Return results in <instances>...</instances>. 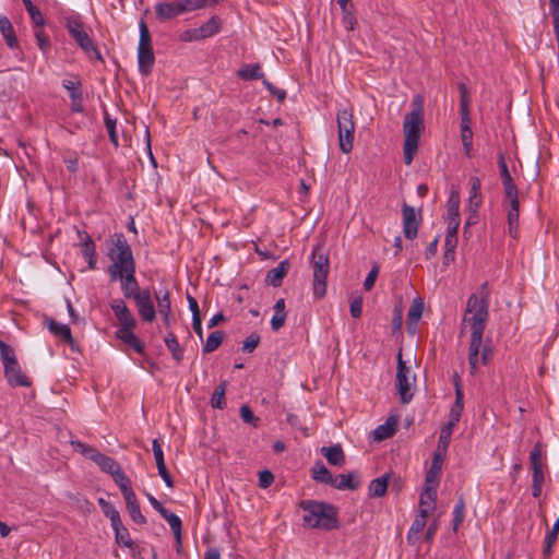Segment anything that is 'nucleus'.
I'll return each mask as SVG.
<instances>
[{"mask_svg":"<svg viewBox=\"0 0 559 559\" xmlns=\"http://www.w3.org/2000/svg\"><path fill=\"white\" fill-rule=\"evenodd\" d=\"M489 292L488 284L484 283L478 294H472L467 300L463 323L471 329V344L468 364L472 373L478 368V355L483 343V335L488 320Z\"/></svg>","mask_w":559,"mask_h":559,"instance_id":"1","label":"nucleus"},{"mask_svg":"<svg viewBox=\"0 0 559 559\" xmlns=\"http://www.w3.org/2000/svg\"><path fill=\"white\" fill-rule=\"evenodd\" d=\"M412 111L404 118V163L411 165L418 150L420 132L424 128V100L420 95H416L412 102Z\"/></svg>","mask_w":559,"mask_h":559,"instance_id":"2","label":"nucleus"},{"mask_svg":"<svg viewBox=\"0 0 559 559\" xmlns=\"http://www.w3.org/2000/svg\"><path fill=\"white\" fill-rule=\"evenodd\" d=\"M299 507L304 511L302 525L305 527L323 531L340 528L338 512L333 504L316 500H302Z\"/></svg>","mask_w":559,"mask_h":559,"instance_id":"3","label":"nucleus"},{"mask_svg":"<svg viewBox=\"0 0 559 559\" xmlns=\"http://www.w3.org/2000/svg\"><path fill=\"white\" fill-rule=\"evenodd\" d=\"M111 264L108 274L111 282L117 281V275L135 270V261L130 245L123 234H116L108 250Z\"/></svg>","mask_w":559,"mask_h":559,"instance_id":"4","label":"nucleus"},{"mask_svg":"<svg viewBox=\"0 0 559 559\" xmlns=\"http://www.w3.org/2000/svg\"><path fill=\"white\" fill-rule=\"evenodd\" d=\"M310 265L313 270L312 290L316 299L326 294V280L330 270L329 253L323 245H317L311 253Z\"/></svg>","mask_w":559,"mask_h":559,"instance_id":"5","label":"nucleus"},{"mask_svg":"<svg viewBox=\"0 0 559 559\" xmlns=\"http://www.w3.org/2000/svg\"><path fill=\"white\" fill-rule=\"evenodd\" d=\"M338 143L343 153L348 154L354 146L355 121L350 108L338 109L336 114Z\"/></svg>","mask_w":559,"mask_h":559,"instance_id":"6","label":"nucleus"},{"mask_svg":"<svg viewBox=\"0 0 559 559\" xmlns=\"http://www.w3.org/2000/svg\"><path fill=\"white\" fill-rule=\"evenodd\" d=\"M415 381L416 376L412 372L411 367L406 366V362L402 358V349H400L397 354L395 384L402 404H408L412 401Z\"/></svg>","mask_w":559,"mask_h":559,"instance_id":"7","label":"nucleus"},{"mask_svg":"<svg viewBox=\"0 0 559 559\" xmlns=\"http://www.w3.org/2000/svg\"><path fill=\"white\" fill-rule=\"evenodd\" d=\"M140 28V39L138 46V63L139 71L143 75H148L152 71L155 57L152 47V38L148 31V27L144 20H141L139 23Z\"/></svg>","mask_w":559,"mask_h":559,"instance_id":"8","label":"nucleus"},{"mask_svg":"<svg viewBox=\"0 0 559 559\" xmlns=\"http://www.w3.org/2000/svg\"><path fill=\"white\" fill-rule=\"evenodd\" d=\"M67 29L76 44L88 55L90 58L102 60V55L86 33L84 24L75 17L67 20Z\"/></svg>","mask_w":559,"mask_h":559,"instance_id":"9","label":"nucleus"},{"mask_svg":"<svg viewBox=\"0 0 559 559\" xmlns=\"http://www.w3.org/2000/svg\"><path fill=\"white\" fill-rule=\"evenodd\" d=\"M133 300L141 319L145 322H153L156 318V311L152 301L150 289H143V294L135 296Z\"/></svg>","mask_w":559,"mask_h":559,"instance_id":"10","label":"nucleus"},{"mask_svg":"<svg viewBox=\"0 0 559 559\" xmlns=\"http://www.w3.org/2000/svg\"><path fill=\"white\" fill-rule=\"evenodd\" d=\"M403 233L405 238L413 240L417 237L419 222L416 217L415 209L406 203L402 206Z\"/></svg>","mask_w":559,"mask_h":559,"instance_id":"11","label":"nucleus"},{"mask_svg":"<svg viewBox=\"0 0 559 559\" xmlns=\"http://www.w3.org/2000/svg\"><path fill=\"white\" fill-rule=\"evenodd\" d=\"M118 280L121 283V290L126 298L133 299L135 296L143 294V289L140 288L135 277V270L117 275V281Z\"/></svg>","mask_w":559,"mask_h":559,"instance_id":"12","label":"nucleus"},{"mask_svg":"<svg viewBox=\"0 0 559 559\" xmlns=\"http://www.w3.org/2000/svg\"><path fill=\"white\" fill-rule=\"evenodd\" d=\"M152 450L156 462L158 475L162 477L167 487L174 488V480L169 471L166 467L164 452L158 439H154L152 441Z\"/></svg>","mask_w":559,"mask_h":559,"instance_id":"13","label":"nucleus"},{"mask_svg":"<svg viewBox=\"0 0 559 559\" xmlns=\"http://www.w3.org/2000/svg\"><path fill=\"white\" fill-rule=\"evenodd\" d=\"M440 473L436 471L428 469L425 478V489L421 492L419 499V507H423L426 503V498H429L432 503L437 499V487L439 485Z\"/></svg>","mask_w":559,"mask_h":559,"instance_id":"14","label":"nucleus"},{"mask_svg":"<svg viewBox=\"0 0 559 559\" xmlns=\"http://www.w3.org/2000/svg\"><path fill=\"white\" fill-rule=\"evenodd\" d=\"M62 86L69 92L71 98V109L74 112L83 111V93L80 81L63 80Z\"/></svg>","mask_w":559,"mask_h":559,"instance_id":"15","label":"nucleus"},{"mask_svg":"<svg viewBox=\"0 0 559 559\" xmlns=\"http://www.w3.org/2000/svg\"><path fill=\"white\" fill-rule=\"evenodd\" d=\"M4 367V376L12 386H29L31 382L25 373L22 371L17 360L13 364H8Z\"/></svg>","mask_w":559,"mask_h":559,"instance_id":"16","label":"nucleus"},{"mask_svg":"<svg viewBox=\"0 0 559 559\" xmlns=\"http://www.w3.org/2000/svg\"><path fill=\"white\" fill-rule=\"evenodd\" d=\"M460 92V115H461V129H472L471 128V117H469V95L468 90L464 83L459 84Z\"/></svg>","mask_w":559,"mask_h":559,"instance_id":"17","label":"nucleus"},{"mask_svg":"<svg viewBox=\"0 0 559 559\" xmlns=\"http://www.w3.org/2000/svg\"><path fill=\"white\" fill-rule=\"evenodd\" d=\"M507 214L508 233L513 239L519 237V217H520V205L519 203L503 204Z\"/></svg>","mask_w":559,"mask_h":559,"instance_id":"18","label":"nucleus"},{"mask_svg":"<svg viewBox=\"0 0 559 559\" xmlns=\"http://www.w3.org/2000/svg\"><path fill=\"white\" fill-rule=\"evenodd\" d=\"M359 485L360 481L358 473L349 472L334 477L333 488L338 490H356Z\"/></svg>","mask_w":559,"mask_h":559,"instance_id":"19","label":"nucleus"},{"mask_svg":"<svg viewBox=\"0 0 559 559\" xmlns=\"http://www.w3.org/2000/svg\"><path fill=\"white\" fill-rule=\"evenodd\" d=\"M290 267V263L288 260H283L280 264L273 269H271L265 277V283L273 287H280L282 285L284 276L287 274Z\"/></svg>","mask_w":559,"mask_h":559,"instance_id":"20","label":"nucleus"},{"mask_svg":"<svg viewBox=\"0 0 559 559\" xmlns=\"http://www.w3.org/2000/svg\"><path fill=\"white\" fill-rule=\"evenodd\" d=\"M157 301L158 312L162 316L163 322L166 326L170 325L171 306H170V294L167 289L155 294Z\"/></svg>","mask_w":559,"mask_h":559,"instance_id":"21","label":"nucleus"},{"mask_svg":"<svg viewBox=\"0 0 559 559\" xmlns=\"http://www.w3.org/2000/svg\"><path fill=\"white\" fill-rule=\"evenodd\" d=\"M156 17L164 22L170 19H174L180 14H182L179 9L178 1L176 2H159L155 5Z\"/></svg>","mask_w":559,"mask_h":559,"instance_id":"22","label":"nucleus"},{"mask_svg":"<svg viewBox=\"0 0 559 559\" xmlns=\"http://www.w3.org/2000/svg\"><path fill=\"white\" fill-rule=\"evenodd\" d=\"M397 429V418L390 416L384 424L379 425L373 431L372 436L376 441H382L391 438Z\"/></svg>","mask_w":559,"mask_h":559,"instance_id":"23","label":"nucleus"},{"mask_svg":"<svg viewBox=\"0 0 559 559\" xmlns=\"http://www.w3.org/2000/svg\"><path fill=\"white\" fill-rule=\"evenodd\" d=\"M428 509L420 507L419 513L415 516L407 534L408 544H414L415 536L423 532L427 524Z\"/></svg>","mask_w":559,"mask_h":559,"instance_id":"24","label":"nucleus"},{"mask_svg":"<svg viewBox=\"0 0 559 559\" xmlns=\"http://www.w3.org/2000/svg\"><path fill=\"white\" fill-rule=\"evenodd\" d=\"M321 453L325 456L328 462L334 466H343L345 464V453L341 444L332 447H322Z\"/></svg>","mask_w":559,"mask_h":559,"instance_id":"25","label":"nucleus"},{"mask_svg":"<svg viewBox=\"0 0 559 559\" xmlns=\"http://www.w3.org/2000/svg\"><path fill=\"white\" fill-rule=\"evenodd\" d=\"M117 338L131 346L136 353H144V344L133 333V329H118L116 332Z\"/></svg>","mask_w":559,"mask_h":559,"instance_id":"26","label":"nucleus"},{"mask_svg":"<svg viewBox=\"0 0 559 559\" xmlns=\"http://www.w3.org/2000/svg\"><path fill=\"white\" fill-rule=\"evenodd\" d=\"M47 326L48 330L56 336L60 337L64 342H67L69 345L73 346L74 340L71 334V330L67 324L58 323L53 319L47 320Z\"/></svg>","mask_w":559,"mask_h":559,"instance_id":"27","label":"nucleus"},{"mask_svg":"<svg viewBox=\"0 0 559 559\" xmlns=\"http://www.w3.org/2000/svg\"><path fill=\"white\" fill-rule=\"evenodd\" d=\"M160 516L169 524L174 536L177 540V544H181V527L182 523L179 516H177L175 513L170 512L167 509L159 510Z\"/></svg>","mask_w":559,"mask_h":559,"instance_id":"28","label":"nucleus"},{"mask_svg":"<svg viewBox=\"0 0 559 559\" xmlns=\"http://www.w3.org/2000/svg\"><path fill=\"white\" fill-rule=\"evenodd\" d=\"M389 474L378 477L369 484L368 495L370 498H380L386 493L389 487Z\"/></svg>","mask_w":559,"mask_h":559,"instance_id":"29","label":"nucleus"},{"mask_svg":"<svg viewBox=\"0 0 559 559\" xmlns=\"http://www.w3.org/2000/svg\"><path fill=\"white\" fill-rule=\"evenodd\" d=\"M0 32L10 48L19 46L13 25L7 16H0Z\"/></svg>","mask_w":559,"mask_h":559,"instance_id":"30","label":"nucleus"},{"mask_svg":"<svg viewBox=\"0 0 559 559\" xmlns=\"http://www.w3.org/2000/svg\"><path fill=\"white\" fill-rule=\"evenodd\" d=\"M311 473H312V478L316 481L326 484V485H330L331 487H333L334 476L331 474V472L325 467V465L321 461L316 462V464L313 465V467L311 469Z\"/></svg>","mask_w":559,"mask_h":559,"instance_id":"31","label":"nucleus"},{"mask_svg":"<svg viewBox=\"0 0 559 559\" xmlns=\"http://www.w3.org/2000/svg\"><path fill=\"white\" fill-rule=\"evenodd\" d=\"M221 26V19L217 15H213L210 20H207V22L198 27L199 34L202 39L212 37L219 33Z\"/></svg>","mask_w":559,"mask_h":559,"instance_id":"32","label":"nucleus"},{"mask_svg":"<svg viewBox=\"0 0 559 559\" xmlns=\"http://www.w3.org/2000/svg\"><path fill=\"white\" fill-rule=\"evenodd\" d=\"M239 79L246 81L263 79L264 74L261 71L259 63H250L242 66L237 72Z\"/></svg>","mask_w":559,"mask_h":559,"instance_id":"33","label":"nucleus"},{"mask_svg":"<svg viewBox=\"0 0 559 559\" xmlns=\"http://www.w3.org/2000/svg\"><path fill=\"white\" fill-rule=\"evenodd\" d=\"M424 301L420 298H415L407 312V329L411 330L412 325H416L423 316Z\"/></svg>","mask_w":559,"mask_h":559,"instance_id":"34","label":"nucleus"},{"mask_svg":"<svg viewBox=\"0 0 559 559\" xmlns=\"http://www.w3.org/2000/svg\"><path fill=\"white\" fill-rule=\"evenodd\" d=\"M469 205L471 207H474V211H476L479 205L481 204V197H480V187L481 182L478 177H471L469 178Z\"/></svg>","mask_w":559,"mask_h":559,"instance_id":"35","label":"nucleus"},{"mask_svg":"<svg viewBox=\"0 0 559 559\" xmlns=\"http://www.w3.org/2000/svg\"><path fill=\"white\" fill-rule=\"evenodd\" d=\"M111 527L115 532L116 542L119 545H122L124 547L132 546V544H133L132 538L129 534L128 528L122 524V521L117 522V524L116 523L112 524Z\"/></svg>","mask_w":559,"mask_h":559,"instance_id":"36","label":"nucleus"},{"mask_svg":"<svg viewBox=\"0 0 559 559\" xmlns=\"http://www.w3.org/2000/svg\"><path fill=\"white\" fill-rule=\"evenodd\" d=\"M164 341H165V344H166L168 350L171 353L173 358L177 362H180L183 358V349L181 348L176 335L173 332H169L165 336Z\"/></svg>","mask_w":559,"mask_h":559,"instance_id":"37","label":"nucleus"},{"mask_svg":"<svg viewBox=\"0 0 559 559\" xmlns=\"http://www.w3.org/2000/svg\"><path fill=\"white\" fill-rule=\"evenodd\" d=\"M227 388V381H222L214 390L211 397V405L213 408L223 409L226 407L225 392Z\"/></svg>","mask_w":559,"mask_h":559,"instance_id":"38","label":"nucleus"},{"mask_svg":"<svg viewBox=\"0 0 559 559\" xmlns=\"http://www.w3.org/2000/svg\"><path fill=\"white\" fill-rule=\"evenodd\" d=\"M225 333L223 331H214L209 336L203 346V353L209 354L216 350L223 343Z\"/></svg>","mask_w":559,"mask_h":559,"instance_id":"39","label":"nucleus"},{"mask_svg":"<svg viewBox=\"0 0 559 559\" xmlns=\"http://www.w3.org/2000/svg\"><path fill=\"white\" fill-rule=\"evenodd\" d=\"M97 457L98 461L96 462V464L98 465V467L104 473H107L111 476L116 473V471H119V468L121 467L120 464L110 456L102 454L100 456Z\"/></svg>","mask_w":559,"mask_h":559,"instance_id":"40","label":"nucleus"},{"mask_svg":"<svg viewBox=\"0 0 559 559\" xmlns=\"http://www.w3.org/2000/svg\"><path fill=\"white\" fill-rule=\"evenodd\" d=\"M71 444L75 451L81 452L86 459L93 461L95 464L98 461V457L96 456H100L103 454L94 447L87 445L81 441H72Z\"/></svg>","mask_w":559,"mask_h":559,"instance_id":"41","label":"nucleus"},{"mask_svg":"<svg viewBox=\"0 0 559 559\" xmlns=\"http://www.w3.org/2000/svg\"><path fill=\"white\" fill-rule=\"evenodd\" d=\"M23 3L35 26H43L45 23V19L39 9L31 0H23Z\"/></svg>","mask_w":559,"mask_h":559,"instance_id":"42","label":"nucleus"},{"mask_svg":"<svg viewBox=\"0 0 559 559\" xmlns=\"http://www.w3.org/2000/svg\"><path fill=\"white\" fill-rule=\"evenodd\" d=\"M465 516V502L463 497H460L453 510V531L456 532L459 526L463 523Z\"/></svg>","mask_w":559,"mask_h":559,"instance_id":"43","label":"nucleus"},{"mask_svg":"<svg viewBox=\"0 0 559 559\" xmlns=\"http://www.w3.org/2000/svg\"><path fill=\"white\" fill-rule=\"evenodd\" d=\"M460 197L457 192H452L448 200L447 219L460 218Z\"/></svg>","mask_w":559,"mask_h":559,"instance_id":"44","label":"nucleus"},{"mask_svg":"<svg viewBox=\"0 0 559 559\" xmlns=\"http://www.w3.org/2000/svg\"><path fill=\"white\" fill-rule=\"evenodd\" d=\"M453 429L454 427L450 425H445L444 427H442L438 441L439 451H442L443 453L447 452L448 447L450 444L451 436L453 433Z\"/></svg>","mask_w":559,"mask_h":559,"instance_id":"45","label":"nucleus"},{"mask_svg":"<svg viewBox=\"0 0 559 559\" xmlns=\"http://www.w3.org/2000/svg\"><path fill=\"white\" fill-rule=\"evenodd\" d=\"M0 358L2 360L3 366L8 364H13L14 361L17 360L13 347L8 345L2 340H0Z\"/></svg>","mask_w":559,"mask_h":559,"instance_id":"46","label":"nucleus"},{"mask_svg":"<svg viewBox=\"0 0 559 559\" xmlns=\"http://www.w3.org/2000/svg\"><path fill=\"white\" fill-rule=\"evenodd\" d=\"M530 463L532 471L543 469L542 463V448L539 444H535L530 453Z\"/></svg>","mask_w":559,"mask_h":559,"instance_id":"47","label":"nucleus"},{"mask_svg":"<svg viewBox=\"0 0 559 559\" xmlns=\"http://www.w3.org/2000/svg\"><path fill=\"white\" fill-rule=\"evenodd\" d=\"M104 120H105V126L108 131L110 142L116 147H118L119 143H118V134L116 131V119H112L107 112H105Z\"/></svg>","mask_w":559,"mask_h":559,"instance_id":"48","label":"nucleus"},{"mask_svg":"<svg viewBox=\"0 0 559 559\" xmlns=\"http://www.w3.org/2000/svg\"><path fill=\"white\" fill-rule=\"evenodd\" d=\"M111 477L120 488L121 492L132 488L130 478L124 474L121 467L119 468V471H116V473Z\"/></svg>","mask_w":559,"mask_h":559,"instance_id":"49","label":"nucleus"},{"mask_svg":"<svg viewBox=\"0 0 559 559\" xmlns=\"http://www.w3.org/2000/svg\"><path fill=\"white\" fill-rule=\"evenodd\" d=\"M260 343V335L258 333H251L246 337L242 344V350L246 353H252Z\"/></svg>","mask_w":559,"mask_h":559,"instance_id":"50","label":"nucleus"},{"mask_svg":"<svg viewBox=\"0 0 559 559\" xmlns=\"http://www.w3.org/2000/svg\"><path fill=\"white\" fill-rule=\"evenodd\" d=\"M239 413L243 423L251 424L257 427L259 419L254 416L252 409L248 405H241Z\"/></svg>","mask_w":559,"mask_h":559,"instance_id":"51","label":"nucleus"},{"mask_svg":"<svg viewBox=\"0 0 559 559\" xmlns=\"http://www.w3.org/2000/svg\"><path fill=\"white\" fill-rule=\"evenodd\" d=\"M127 510H128V512H129V514H130L131 519H132L136 524H145V523H146V519H145V516L142 514L141 509H140V504H139V503L127 507Z\"/></svg>","mask_w":559,"mask_h":559,"instance_id":"52","label":"nucleus"},{"mask_svg":"<svg viewBox=\"0 0 559 559\" xmlns=\"http://www.w3.org/2000/svg\"><path fill=\"white\" fill-rule=\"evenodd\" d=\"M179 3V9L182 14L195 10H201L199 0H177Z\"/></svg>","mask_w":559,"mask_h":559,"instance_id":"53","label":"nucleus"},{"mask_svg":"<svg viewBox=\"0 0 559 559\" xmlns=\"http://www.w3.org/2000/svg\"><path fill=\"white\" fill-rule=\"evenodd\" d=\"M350 314L353 318L358 319L362 313V297L356 296L350 301Z\"/></svg>","mask_w":559,"mask_h":559,"instance_id":"54","label":"nucleus"},{"mask_svg":"<svg viewBox=\"0 0 559 559\" xmlns=\"http://www.w3.org/2000/svg\"><path fill=\"white\" fill-rule=\"evenodd\" d=\"M287 313L286 311L281 312H274L272 319H271V326L273 331H278L281 328L284 326L286 321Z\"/></svg>","mask_w":559,"mask_h":559,"instance_id":"55","label":"nucleus"},{"mask_svg":"<svg viewBox=\"0 0 559 559\" xmlns=\"http://www.w3.org/2000/svg\"><path fill=\"white\" fill-rule=\"evenodd\" d=\"M119 323H120V328L119 329H134L135 325H136V321L133 317V314L131 313V311H129L128 313L123 314V316H120L117 318Z\"/></svg>","mask_w":559,"mask_h":559,"instance_id":"56","label":"nucleus"},{"mask_svg":"<svg viewBox=\"0 0 559 559\" xmlns=\"http://www.w3.org/2000/svg\"><path fill=\"white\" fill-rule=\"evenodd\" d=\"M180 40L185 43L202 40L199 28L186 29L180 34Z\"/></svg>","mask_w":559,"mask_h":559,"instance_id":"57","label":"nucleus"},{"mask_svg":"<svg viewBox=\"0 0 559 559\" xmlns=\"http://www.w3.org/2000/svg\"><path fill=\"white\" fill-rule=\"evenodd\" d=\"M504 197H506V203L504 204H512V203H519V191L516 186H509L504 187Z\"/></svg>","mask_w":559,"mask_h":559,"instance_id":"58","label":"nucleus"},{"mask_svg":"<svg viewBox=\"0 0 559 559\" xmlns=\"http://www.w3.org/2000/svg\"><path fill=\"white\" fill-rule=\"evenodd\" d=\"M102 510L104 514L109 518L111 525L121 521L119 511L110 502Z\"/></svg>","mask_w":559,"mask_h":559,"instance_id":"59","label":"nucleus"},{"mask_svg":"<svg viewBox=\"0 0 559 559\" xmlns=\"http://www.w3.org/2000/svg\"><path fill=\"white\" fill-rule=\"evenodd\" d=\"M116 318L128 313L130 310L122 299H116L110 305Z\"/></svg>","mask_w":559,"mask_h":559,"instance_id":"60","label":"nucleus"},{"mask_svg":"<svg viewBox=\"0 0 559 559\" xmlns=\"http://www.w3.org/2000/svg\"><path fill=\"white\" fill-rule=\"evenodd\" d=\"M379 274V267L377 265L372 266V269L369 271L365 282H364V288L369 292L374 285V282Z\"/></svg>","mask_w":559,"mask_h":559,"instance_id":"61","label":"nucleus"},{"mask_svg":"<svg viewBox=\"0 0 559 559\" xmlns=\"http://www.w3.org/2000/svg\"><path fill=\"white\" fill-rule=\"evenodd\" d=\"M273 481H274V475L270 471L264 469L259 473V486L261 488L270 487L273 484Z\"/></svg>","mask_w":559,"mask_h":559,"instance_id":"62","label":"nucleus"},{"mask_svg":"<svg viewBox=\"0 0 559 559\" xmlns=\"http://www.w3.org/2000/svg\"><path fill=\"white\" fill-rule=\"evenodd\" d=\"M461 139H462V143H463V146L466 151V153H468L472 148V140H473V131L472 129H461Z\"/></svg>","mask_w":559,"mask_h":559,"instance_id":"63","label":"nucleus"},{"mask_svg":"<svg viewBox=\"0 0 559 559\" xmlns=\"http://www.w3.org/2000/svg\"><path fill=\"white\" fill-rule=\"evenodd\" d=\"M550 13L554 20V26L559 24V0H549Z\"/></svg>","mask_w":559,"mask_h":559,"instance_id":"64","label":"nucleus"}]
</instances>
